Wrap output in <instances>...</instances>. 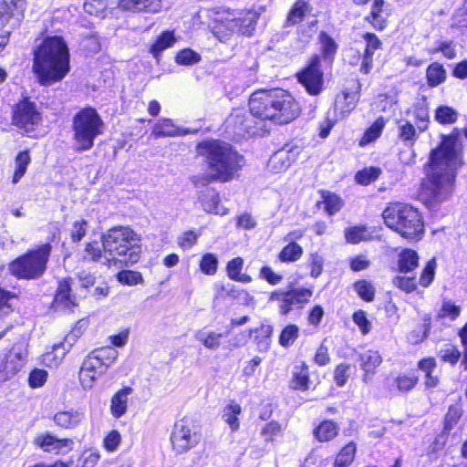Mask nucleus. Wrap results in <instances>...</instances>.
<instances>
[{
    "instance_id": "1",
    "label": "nucleus",
    "mask_w": 467,
    "mask_h": 467,
    "mask_svg": "<svg viewBox=\"0 0 467 467\" xmlns=\"http://www.w3.org/2000/svg\"><path fill=\"white\" fill-rule=\"evenodd\" d=\"M197 155L206 163L208 171L190 177L195 188L213 183H227L240 176L245 159L232 144L220 139H206L197 142Z\"/></svg>"
},
{
    "instance_id": "2",
    "label": "nucleus",
    "mask_w": 467,
    "mask_h": 467,
    "mask_svg": "<svg viewBox=\"0 0 467 467\" xmlns=\"http://www.w3.org/2000/svg\"><path fill=\"white\" fill-rule=\"evenodd\" d=\"M462 133L467 139V128L462 130L453 128L449 134L441 135L439 145L430 152L427 163L429 168L434 170L444 165L452 171V173L433 172L423 183V191L432 200L438 199L447 186L450 188L452 186L455 171L464 163Z\"/></svg>"
},
{
    "instance_id": "3",
    "label": "nucleus",
    "mask_w": 467,
    "mask_h": 467,
    "mask_svg": "<svg viewBox=\"0 0 467 467\" xmlns=\"http://www.w3.org/2000/svg\"><path fill=\"white\" fill-rule=\"evenodd\" d=\"M32 72L42 87L61 82L70 72V52L61 36H47L32 51Z\"/></svg>"
},
{
    "instance_id": "4",
    "label": "nucleus",
    "mask_w": 467,
    "mask_h": 467,
    "mask_svg": "<svg viewBox=\"0 0 467 467\" xmlns=\"http://www.w3.org/2000/svg\"><path fill=\"white\" fill-rule=\"evenodd\" d=\"M250 113L257 119L284 126L296 120L302 113L296 98L288 90L260 88L254 91L248 101Z\"/></svg>"
},
{
    "instance_id": "5",
    "label": "nucleus",
    "mask_w": 467,
    "mask_h": 467,
    "mask_svg": "<svg viewBox=\"0 0 467 467\" xmlns=\"http://www.w3.org/2000/svg\"><path fill=\"white\" fill-rule=\"evenodd\" d=\"M61 230L56 225L51 231L48 241L27 249L8 263L9 274L18 280H37L48 268L53 250L52 242L60 239Z\"/></svg>"
},
{
    "instance_id": "6",
    "label": "nucleus",
    "mask_w": 467,
    "mask_h": 467,
    "mask_svg": "<svg viewBox=\"0 0 467 467\" xmlns=\"http://www.w3.org/2000/svg\"><path fill=\"white\" fill-rule=\"evenodd\" d=\"M384 224L410 242L420 241L425 234V223L420 210L410 203L394 201L387 203L381 213Z\"/></svg>"
},
{
    "instance_id": "7",
    "label": "nucleus",
    "mask_w": 467,
    "mask_h": 467,
    "mask_svg": "<svg viewBox=\"0 0 467 467\" xmlns=\"http://www.w3.org/2000/svg\"><path fill=\"white\" fill-rule=\"evenodd\" d=\"M104 121L92 106L80 108L72 117L71 131L74 150L84 152L91 150L96 139L103 134Z\"/></svg>"
},
{
    "instance_id": "8",
    "label": "nucleus",
    "mask_w": 467,
    "mask_h": 467,
    "mask_svg": "<svg viewBox=\"0 0 467 467\" xmlns=\"http://www.w3.org/2000/svg\"><path fill=\"white\" fill-rule=\"evenodd\" d=\"M10 119L19 132L34 138L42 125L43 112L33 98L25 93L11 106Z\"/></svg>"
},
{
    "instance_id": "9",
    "label": "nucleus",
    "mask_w": 467,
    "mask_h": 467,
    "mask_svg": "<svg viewBox=\"0 0 467 467\" xmlns=\"http://www.w3.org/2000/svg\"><path fill=\"white\" fill-rule=\"evenodd\" d=\"M136 240L135 232L128 226L110 228L102 236V245L106 253L112 256H126L130 263L140 259V248L133 244Z\"/></svg>"
},
{
    "instance_id": "10",
    "label": "nucleus",
    "mask_w": 467,
    "mask_h": 467,
    "mask_svg": "<svg viewBox=\"0 0 467 467\" xmlns=\"http://www.w3.org/2000/svg\"><path fill=\"white\" fill-rule=\"evenodd\" d=\"M117 351L110 347L96 348L83 360L78 372V379L84 389H91L103 373L117 358Z\"/></svg>"
},
{
    "instance_id": "11",
    "label": "nucleus",
    "mask_w": 467,
    "mask_h": 467,
    "mask_svg": "<svg viewBox=\"0 0 467 467\" xmlns=\"http://www.w3.org/2000/svg\"><path fill=\"white\" fill-rule=\"evenodd\" d=\"M201 426L189 416L177 420L170 434L171 451L175 454H184L196 448L202 441Z\"/></svg>"
},
{
    "instance_id": "12",
    "label": "nucleus",
    "mask_w": 467,
    "mask_h": 467,
    "mask_svg": "<svg viewBox=\"0 0 467 467\" xmlns=\"http://www.w3.org/2000/svg\"><path fill=\"white\" fill-rule=\"evenodd\" d=\"M313 287L287 286L273 290L268 296L269 302H277L278 313L286 317L294 309H303L313 297Z\"/></svg>"
},
{
    "instance_id": "13",
    "label": "nucleus",
    "mask_w": 467,
    "mask_h": 467,
    "mask_svg": "<svg viewBox=\"0 0 467 467\" xmlns=\"http://www.w3.org/2000/svg\"><path fill=\"white\" fill-rule=\"evenodd\" d=\"M299 83L310 96H318L324 90L325 74L320 57L313 54L306 64L295 74Z\"/></svg>"
},
{
    "instance_id": "14",
    "label": "nucleus",
    "mask_w": 467,
    "mask_h": 467,
    "mask_svg": "<svg viewBox=\"0 0 467 467\" xmlns=\"http://www.w3.org/2000/svg\"><path fill=\"white\" fill-rule=\"evenodd\" d=\"M365 41L364 50H357L349 58V65L358 67V71L362 75H369L374 67L375 52L382 48L383 43L379 37L373 32H366L362 35Z\"/></svg>"
},
{
    "instance_id": "15",
    "label": "nucleus",
    "mask_w": 467,
    "mask_h": 467,
    "mask_svg": "<svg viewBox=\"0 0 467 467\" xmlns=\"http://www.w3.org/2000/svg\"><path fill=\"white\" fill-rule=\"evenodd\" d=\"M26 0H0V30L18 29L26 16Z\"/></svg>"
},
{
    "instance_id": "16",
    "label": "nucleus",
    "mask_w": 467,
    "mask_h": 467,
    "mask_svg": "<svg viewBox=\"0 0 467 467\" xmlns=\"http://www.w3.org/2000/svg\"><path fill=\"white\" fill-rule=\"evenodd\" d=\"M26 350H16L15 347L8 348L0 358V382H6L17 376L26 363Z\"/></svg>"
},
{
    "instance_id": "17",
    "label": "nucleus",
    "mask_w": 467,
    "mask_h": 467,
    "mask_svg": "<svg viewBox=\"0 0 467 467\" xmlns=\"http://www.w3.org/2000/svg\"><path fill=\"white\" fill-rule=\"evenodd\" d=\"M33 444L36 448L44 452L56 455L64 454L73 448V440L70 438H59L56 435L44 431L36 434L33 439Z\"/></svg>"
},
{
    "instance_id": "18",
    "label": "nucleus",
    "mask_w": 467,
    "mask_h": 467,
    "mask_svg": "<svg viewBox=\"0 0 467 467\" xmlns=\"http://www.w3.org/2000/svg\"><path fill=\"white\" fill-rule=\"evenodd\" d=\"M420 377L414 369L400 371L392 379H385V389L391 394H408L416 389Z\"/></svg>"
},
{
    "instance_id": "19",
    "label": "nucleus",
    "mask_w": 467,
    "mask_h": 467,
    "mask_svg": "<svg viewBox=\"0 0 467 467\" xmlns=\"http://www.w3.org/2000/svg\"><path fill=\"white\" fill-rule=\"evenodd\" d=\"M273 327L271 325L261 324L257 327L249 328L240 332L235 337V342L233 344L234 348H241L244 346L248 339L254 335V343L259 351H265L268 349L273 334Z\"/></svg>"
},
{
    "instance_id": "20",
    "label": "nucleus",
    "mask_w": 467,
    "mask_h": 467,
    "mask_svg": "<svg viewBox=\"0 0 467 467\" xmlns=\"http://www.w3.org/2000/svg\"><path fill=\"white\" fill-rule=\"evenodd\" d=\"M388 6L389 4L385 0L373 1L369 11L364 16V21L375 31H384L389 24L390 11L388 9Z\"/></svg>"
},
{
    "instance_id": "21",
    "label": "nucleus",
    "mask_w": 467,
    "mask_h": 467,
    "mask_svg": "<svg viewBox=\"0 0 467 467\" xmlns=\"http://www.w3.org/2000/svg\"><path fill=\"white\" fill-rule=\"evenodd\" d=\"M77 337L78 335L73 329L65 337L63 342L53 345L51 350L46 351L43 354V362L45 365L48 368H57L64 359L67 352L69 350L66 344L67 343V346L71 347Z\"/></svg>"
},
{
    "instance_id": "22",
    "label": "nucleus",
    "mask_w": 467,
    "mask_h": 467,
    "mask_svg": "<svg viewBox=\"0 0 467 467\" xmlns=\"http://www.w3.org/2000/svg\"><path fill=\"white\" fill-rule=\"evenodd\" d=\"M359 97V84L355 91L344 89L338 93L334 101V110L336 115L339 116L341 119L348 116L356 109Z\"/></svg>"
},
{
    "instance_id": "23",
    "label": "nucleus",
    "mask_w": 467,
    "mask_h": 467,
    "mask_svg": "<svg viewBox=\"0 0 467 467\" xmlns=\"http://www.w3.org/2000/svg\"><path fill=\"white\" fill-rule=\"evenodd\" d=\"M261 13L254 8L244 9L231 19L232 26L243 36H252Z\"/></svg>"
},
{
    "instance_id": "24",
    "label": "nucleus",
    "mask_w": 467,
    "mask_h": 467,
    "mask_svg": "<svg viewBox=\"0 0 467 467\" xmlns=\"http://www.w3.org/2000/svg\"><path fill=\"white\" fill-rule=\"evenodd\" d=\"M312 383L308 364L302 360L293 367L291 377L288 381L290 389L300 392H306L310 389Z\"/></svg>"
},
{
    "instance_id": "25",
    "label": "nucleus",
    "mask_w": 467,
    "mask_h": 467,
    "mask_svg": "<svg viewBox=\"0 0 467 467\" xmlns=\"http://www.w3.org/2000/svg\"><path fill=\"white\" fill-rule=\"evenodd\" d=\"M71 285L72 279L70 277L62 278L57 282V286L51 303L54 307L64 306L71 308L78 305L76 296L72 294Z\"/></svg>"
},
{
    "instance_id": "26",
    "label": "nucleus",
    "mask_w": 467,
    "mask_h": 467,
    "mask_svg": "<svg viewBox=\"0 0 467 467\" xmlns=\"http://www.w3.org/2000/svg\"><path fill=\"white\" fill-rule=\"evenodd\" d=\"M84 419V412L72 408L58 410L52 416L54 424L61 430L77 429L82 423Z\"/></svg>"
},
{
    "instance_id": "27",
    "label": "nucleus",
    "mask_w": 467,
    "mask_h": 467,
    "mask_svg": "<svg viewBox=\"0 0 467 467\" xmlns=\"http://www.w3.org/2000/svg\"><path fill=\"white\" fill-rule=\"evenodd\" d=\"M118 7L130 13H158L161 8V0H118Z\"/></svg>"
},
{
    "instance_id": "28",
    "label": "nucleus",
    "mask_w": 467,
    "mask_h": 467,
    "mask_svg": "<svg viewBox=\"0 0 467 467\" xmlns=\"http://www.w3.org/2000/svg\"><path fill=\"white\" fill-rule=\"evenodd\" d=\"M397 125V140L406 147H414L420 134L425 132L420 130L417 125L408 119H400Z\"/></svg>"
},
{
    "instance_id": "29",
    "label": "nucleus",
    "mask_w": 467,
    "mask_h": 467,
    "mask_svg": "<svg viewBox=\"0 0 467 467\" xmlns=\"http://www.w3.org/2000/svg\"><path fill=\"white\" fill-rule=\"evenodd\" d=\"M420 265V255L416 250L410 247L401 248L397 255L396 270L399 274L414 272Z\"/></svg>"
},
{
    "instance_id": "30",
    "label": "nucleus",
    "mask_w": 467,
    "mask_h": 467,
    "mask_svg": "<svg viewBox=\"0 0 467 467\" xmlns=\"http://www.w3.org/2000/svg\"><path fill=\"white\" fill-rule=\"evenodd\" d=\"M133 393L130 386L119 389L110 398L109 410L115 419H119L128 411L129 396Z\"/></svg>"
},
{
    "instance_id": "31",
    "label": "nucleus",
    "mask_w": 467,
    "mask_h": 467,
    "mask_svg": "<svg viewBox=\"0 0 467 467\" xmlns=\"http://www.w3.org/2000/svg\"><path fill=\"white\" fill-rule=\"evenodd\" d=\"M318 194L321 200L316 202V207L319 209L323 205L327 215L333 216L344 207L345 202L337 193L321 189L318 191Z\"/></svg>"
},
{
    "instance_id": "32",
    "label": "nucleus",
    "mask_w": 467,
    "mask_h": 467,
    "mask_svg": "<svg viewBox=\"0 0 467 467\" xmlns=\"http://www.w3.org/2000/svg\"><path fill=\"white\" fill-rule=\"evenodd\" d=\"M359 360L360 368L363 370V380L368 382L382 364L383 358L378 350L369 349L359 356Z\"/></svg>"
},
{
    "instance_id": "33",
    "label": "nucleus",
    "mask_w": 467,
    "mask_h": 467,
    "mask_svg": "<svg viewBox=\"0 0 467 467\" xmlns=\"http://www.w3.org/2000/svg\"><path fill=\"white\" fill-rule=\"evenodd\" d=\"M317 40L320 52V54L317 55L320 57V61L324 60L325 62L332 64L338 50V44L334 37L326 31H321L318 34Z\"/></svg>"
},
{
    "instance_id": "34",
    "label": "nucleus",
    "mask_w": 467,
    "mask_h": 467,
    "mask_svg": "<svg viewBox=\"0 0 467 467\" xmlns=\"http://www.w3.org/2000/svg\"><path fill=\"white\" fill-rule=\"evenodd\" d=\"M312 433L318 442H328L338 435L339 426L336 421L325 419L313 429Z\"/></svg>"
},
{
    "instance_id": "35",
    "label": "nucleus",
    "mask_w": 467,
    "mask_h": 467,
    "mask_svg": "<svg viewBox=\"0 0 467 467\" xmlns=\"http://www.w3.org/2000/svg\"><path fill=\"white\" fill-rule=\"evenodd\" d=\"M437 362L434 357H426L417 362V368L424 373V386L427 389L438 387L440 379L434 375Z\"/></svg>"
},
{
    "instance_id": "36",
    "label": "nucleus",
    "mask_w": 467,
    "mask_h": 467,
    "mask_svg": "<svg viewBox=\"0 0 467 467\" xmlns=\"http://www.w3.org/2000/svg\"><path fill=\"white\" fill-rule=\"evenodd\" d=\"M176 42V37L173 30L162 31L150 46L149 52L156 61H160L161 53L171 47Z\"/></svg>"
},
{
    "instance_id": "37",
    "label": "nucleus",
    "mask_w": 467,
    "mask_h": 467,
    "mask_svg": "<svg viewBox=\"0 0 467 467\" xmlns=\"http://www.w3.org/2000/svg\"><path fill=\"white\" fill-rule=\"evenodd\" d=\"M244 261L241 256H236L229 260L225 266L226 275L229 279L243 283L249 284L253 281L250 275L243 273Z\"/></svg>"
},
{
    "instance_id": "38",
    "label": "nucleus",
    "mask_w": 467,
    "mask_h": 467,
    "mask_svg": "<svg viewBox=\"0 0 467 467\" xmlns=\"http://www.w3.org/2000/svg\"><path fill=\"white\" fill-rule=\"evenodd\" d=\"M463 412L464 411L461 403V399H459L457 403L451 404L448 407V410L443 417L441 429L442 434H450L451 430H453L460 422L463 416Z\"/></svg>"
},
{
    "instance_id": "39",
    "label": "nucleus",
    "mask_w": 467,
    "mask_h": 467,
    "mask_svg": "<svg viewBox=\"0 0 467 467\" xmlns=\"http://www.w3.org/2000/svg\"><path fill=\"white\" fill-rule=\"evenodd\" d=\"M425 79L429 88H434L443 84L447 79L444 66L438 61L430 63L425 70Z\"/></svg>"
},
{
    "instance_id": "40",
    "label": "nucleus",
    "mask_w": 467,
    "mask_h": 467,
    "mask_svg": "<svg viewBox=\"0 0 467 467\" xmlns=\"http://www.w3.org/2000/svg\"><path fill=\"white\" fill-rule=\"evenodd\" d=\"M309 11L310 7L306 1L296 0L286 15L284 26L291 27L302 23Z\"/></svg>"
},
{
    "instance_id": "41",
    "label": "nucleus",
    "mask_w": 467,
    "mask_h": 467,
    "mask_svg": "<svg viewBox=\"0 0 467 467\" xmlns=\"http://www.w3.org/2000/svg\"><path fill=\"white\" fill-rule=\"evenodd\" d=\"M386 126V120L383 116L378 117L370 126H368L365 131L363 132L362 136L358 140V146L359 147H365L368 144L374 142L376 140H378Z\"/></svg>"
},
{
    "instance_id": "42",
    "label": "nucleus",
    "mask_w": 467,
    "mask_h": 467,
    "mask_svg": "<svg viewBox=\"0 0 467 467\" xmlns=\"http://www.w3.org/2000/svg\"><path fill=\"white\" fill-rule=\"evenodd\" d=\"M242 413V407L234 400H231L223 410L222 418L223 421L230 427L233 432L240 428L239 416Z\"/></svg>"
},
{
    "instance_id": "43",
    "label": "nucleus",
    "mask_w": 467,
    "mask_h": 467,
    "mask_svg": "<svg viewBox=\"0 0 467 467\" xmlns=\"http://www.w3.org/2000/svg\"><path fill=\"white\" fill-rule=\"evenodd\" d=\"M31 163L30 150L26 149L17 152L15 157V171L12 176V182L17 183L26 174L29 164Z\"/></svg>"
},
{
    "instance_id": "44",
    "label": "nucleus",
    "mask_w": 467,
    "mask_h": 467,
    "mask_svg": "<svg viewBox=\"0 0 467 467\" xmlns=\"http://www.w3.org/2000/svg\"><path fill=\"white\" fill-rule=\"evenodd\" d=\"M285 426L277 420H270L265 423L260 435L266 443H275L284 435Z\"/></svg>"
},
{
    "instance_id": "45",
    "label": "nucleus",
    "mask_w": 467,
    "mask_h": 467,
    "mask_svg": "<svg viewBox=\"0 0 467 467\" xmlns=\"http://www.w3.org/2000/svg\"><path fill=\"white\" fill-rule=\"evenodd\" d=\"M304 254L303 247L296 242H289L278 253L277 258L281 263L290 264L297 262Z\"/></svg>"
},
{
    "instance_id": "46",
    "label": "nucleus",
    "mask_w": 467,
    "mask_h": 467,
    "mask_svg": "<svg viewBox=\"0 0 467 467\" xmlns=\"http://www.w3.org/2000/svg\"><path fill=\"white\" fill-rule=\"evenodd\" d=\"M357 452V444L349 441L345 444L335 457L333 467H348L354 462Z\"/></svg>"
},
{
    "instance_id": "47",
    "label": "nucleus",
    "mask_w": 467,
    "mask_h": 467,
    "mask_svg": "<svg viewBox=\"0 0 467 467\" xmlns=\"http://www.w3.org/2000/svg\"><path fill=\"white\" fill-rule=\"evenodd\" d=\"M13 289H16V286ZM21 295L20 290L17 292L15 290H7L0 285V318L6 317L14 312V306L11 303L13 299H19Z\"/></svg>"
},
{
    "instance_id": "48",
    "label": "nucleus",
    "mask_w": 467,
    "mask_h": 467,
    "mask_svg": "<svg viewBox=\"0 0 467 467\" xmlns=\"http://www.w3.org/2000/svg\"><path fill=\"white\" fill-rule=\"evenodd\" d=\"M459 119L458 111L448 105H440L434 110V119L441 125H451Z\"/></svg>"
},
{
    "instance_id": "49",
    "label": "nucleus",
    "mask_w": 467,
    "mask_h": 467,
    "mask_svg": "<svg viewBox=\"0 0 467 467\" xmlns=\"http://www.w3.org/2000/svg\"><path fill=\"white\" fill-rule=\"evenodd\" d=\"M412 115L414 124L419 127V130L427 131L431 123L430 109L428 105L424 103L414 104L412 107Z\"/></svg>"
},
{
    "instance_id": "50",
    "label": "nucleus",
    "mask_w": 467,
    "mask_h": 467,
    "mask_svg": "<svg viewBox=\"0 0 467 467\" xmlns=\"http://www.w3.org/2000/svg\"><path fill=\"white\" fill-rule=\"evenodd\" d=\"M382 173L381 168L378 166L365 167L358 170L354 176L355 182L362 186H368L375 182Z\"/></svg>"
},
{
    "instance_id": "51",
    "label": "nucleus",
    "mask_w": 467,
    "mask_h": 467,
    "mask_svg": "<svg viewBox=\"0 0 467 467\" xmlns=\"http://www.w3.org/2000/svg\"><path fill=\"white\" fill-rule=\"evenodd\" d=\"M325 314L326 312L324 306L319 304L313 305L307 309L306 321L307 326L312 330L311 332L307 333L308 335L317 331L325 317Z\"/></svg>"
},
{
    "instance_id": "52",
    "label": "nucleus",
    "mask_w": 467,
    "mask_h": 467,
    "mask_svg": "<svg viewBox=\"0 0 467 467\" xmlns=\"http://www.w3.org/2000/svg\"><path fill=\"white\" fill-rule=\"evenodd\" d=\"M300 329L295 323L286 324L280 331L278 343L283 348H289L295 344L299 337Z\"/></svg>"
},
{
    "instance_id": "53",
    "label": "nucleus",
    "mask_w": 467,
    "mask_h": 467,
    "mask_svg": "<svg viewBox=\"0 0 467 467\" xmlns=\"http://www.w3.org/2000/svg\"><path fill=\"white\" fill-rule=\"evenodd\" d=\"M353 288L358 296L364 302L370 303L374 301L376 288L374 285L367 279H358L353 283Z\"/></svg>"
},
{
    "instance_id": "54",
    "label": "nucleus",
    "mask_w": 467,
    "mask_h": 467,
    "mask_svg": "<svg viewBox=\"0 0 467 467\" xmlns=\"http://www.w3.org/2000/svg\"><path fill=\"white\" fill-rule=\"evenodd\" d=\"M219 267V260L213 253H204L199 261L200 271L205 275H214Z\"/></svg>"
},
{
    "instance_id": "55",
    "label": "nucleus",
    "mask_w": 467,
    "mask_h": 467,
    "mask_svg": "<svg viewBox=\"0 0 467 467\" xmlns=\"http://www.w3.org/2000/svg\"><path fill=\"white\" fill-rule=\"evenodd\" d=\"M462 353L460 351L459 348L453 344H446L443 348H441L439 352V357L441 362L448 363L451 367L457 365L460 361Z\"/></svg>"
},
{
    "instance_id": "56",
    "label": "nucleus",
    "mask_w": 467,
    "mask_h": 467,
    "mask_svg": "<svg viewBox=\"0 0 467 467\" xmlns=\"http://www.w3.org/2000/svg\"><path fill=\"white\" fill-rule=\"evenodd\" d=\"M224 337L223 333L210 331L208 333L197 332L196 339L200 341L208 349H217L221 345V339Z\"/></svg>"
},
{
    "instance_id": "57",
    "label": "nucleus",
    "mask_w": 467,
    "mask_h": 467,
    "mask_svg": "<svg viewBox=\"0 0 467 467\" xmlns=\"http://www.w3.org/2000/svg\"><path fill=\"white\" fill-rule=\"evenodd\" d=\"M393 285L406 294L413 293L418 288L416 275L406 276L405 275H396L392 280Z\"/></svg>"
},
{
    "instance_id": "58",
    "label": "nucleus",
    "mask_w": 467,
    "mask_h": 467,
    "mask_svg": "<svg viewBox=\"0 0 467 467\" xmlns=\"http://www.w3.org/2000/svg\"><path fill=\"white\" fill-rule=\"evenodd\" d=\"M436 267L437 263L435 258H431L429 261L426 262L424 267L422 268L420 278H419V284L422 287H428L433 282L436 273Z\"/></svg>"
},
{
    "instance_id": "59",
    "label": "nucleus",
    "mask_w": 467,
    "mask_h": 467,
    "mask_svg": "<svg viewBox=\"0 0 467 467\" xmlns=\"http://www.w3.org/2000/svg\"><path fill=\"white\" fill-rule=\"evenodd\" d=\"M99 459L100 454L98 451L86 449L79 454L76 467H95Z\"/></svg>"
},
{
    "instance_id": "60",
    "label": "nucleus",
    "mask_w": 467,
    "mask_h": 467,
    "mask_svg": "<svg viewBox=\"0 0 467 467\" xmlns=\"http://www.w3.org/2000/svg\"><path fill=\"white\" fill-rule=\"evenodd\" d=\"M175 61L178 65L191 66L201 61V56L191 48H183L175 56Z\"/></svg>"
},
{
    "instance_id": "61",
    "label": "nucleus",
    "mask_w": 467,
    "mask_h": 467,
    "mask_svg": "<svg viewBox=\"0 0 467 467\" xmlns=\"http://www.w3.org/2000/svg\"><path fill=\"white\" fill-rule=\"evenodd\" d=\"M117 279L120 284L130 286L143 283L142 275L133 270H120L117 274Z\"/></svg>"
},
{
    "instance_id": "62",
    "label": "nucleus",
    "mask_w": 467,
    "mask_h": 467,
    "mask_svg": "<svg viewBox=\"0 0 467 467\" xmlns=\"http://www.w3.org/2000/svg\"><path fill=\"white\" fill-rule=\"evenodd\" d=\"M102 249L97 240L85 244L83 260L87 262H99L102 257Z\"/></svg>"
},
{
    "instance_id": "63",
    "label": "nucleus",
    "mask_w": 467,
    "mask_h": 467,
    "mask_svg": "<svg viewBox=\"0 0 467 467\" xmlns=\"http://www.w3.org/2000/svg\"><path fill=\"white\" fill-rule=\"evenodd\" d=\"M461 315V306L451 302L443 301L441 306L438 312L437 318L444 319L449 318L455 320Z\"/></svg>"
},
{
    "instance_id": "64",
    "label": "nucleus",
    "mask_w": 467,
    "mask_h": 467,
    "mask_svg": "<svg viewBox=\"0 0 467 467\" xmlns=\"http://www.w3.org/2000/svg\"><path fill=\"white\" fill-rule=\"evenodd\" d=\"M350 368L351 365L345 362L336 365L333 371V379L337 387L341 388L347 384L349 379Z\"/></svg>"
}]
</instances>
